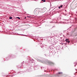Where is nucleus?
<instances>
[{
	"label": "nucleus",
	"instance_id": "nucleus-1",
	"mask_svg": "<svg viewBox=\"0 0 77 77\" xmlns=\"http://www.w3.org/2000/svg\"><path fill=\"white\" fill-rule=\"evenodd\" d=\"M40 9H39L38 8H36L34 10V14H39V12L40 11Z\"/></svg>",
	"mask_w": 77,
	"mask_h": 77
},
{
	"label": "nucleus",
	"instance_id": "nucleus-2",
	"mask_svg": "<svg viewBox=\"0 0 77 77\" xmlns=\"http://www.w3.org/2000/svg\"><path fill=\"white\" fill-rule=\"evenodd\" d=\"M48 63H51V64H54V63H53V62H52V61H49L48 62Z\"/></svg>",
	"mask_w": 77,
	"mask_h": 77
},
{
	"label": "nucleus",
	"instance_id": "nucleus-3",
	"mask_svg": "<svg viewBox=\"0 0 77 77\" xmlns=\"http://www.w3.org/2000/svg\"><path fill=\"white\" fill-rule=\"evenodd\" d=\"M40 62H41V63H45V62L43 61H40Z\"/></svg>",
	"mask_w": 77,
	"mask_h": 77
},
{
	"label": "nucleus",
	"instance_id": "nucleus-4",
	"mask_svg": "<svg viewBox=\"0 0 77 77\" xmlns=\"http://www.w3.org/2000/svg\"><path fill=\"white\" fill-rule=\"evenodd\" d=\"M63 5H61L60 6H59V7H58L59 8V9H60V8H62V7H63Z\"/></svg>",
	"mask_w": 77,
	"mask_h": 77
},
{
	"label": "nucleus",
	"instance_id": "nucleus-5",
	"mask_svg": "<svg viewBox=\"0 0 77 77\" xmlns=\"http://www.w3.org/2000/svg\"><path fill=\"white\" fill-rule=\"evenodd\" d=\"M58 74H62V72H59Z\"/></svg>",
	"mask_w": 77,
	"mask_h": 77
},
{
	"label": "nucleus",
	"instance_id": "nucleus-6",
	"mask_svg": "<svg viewBox=\"0 0 77 77\" xmlns=\"http://www.w3.org/2000/svg\"><path fill=\"white\" fill-rule=\"evenodd\" d=\"M42 1H43L44 2H46V1L45 0H42Z\"/></svg>",
	"mask_w": 77,
	"mask_h": 77
},
{
	"label": "nucleus",
	"instance_id": "nucleus-7",
	"mask_svg": "<svg viewBox=\"0 0 77 77\" xmlns=\"http://www.w3.org/2000/svg\"><path fill=\"white\" fill-rule=\"evenodd\" d=\"M9 19H12V18L11 17H10Z\"/></svg>",
	"mask_w": 77,
	"mask_h": 77
},
{
	"label": "nucleus",
	"instance_id": "nucleus-8",
	"mask_svg": "<svg viewBox=\"0 0 77 77\" xmlns=\"http://www.w3.org/2000/svg\"><path fill=\"white\" fill-rule=\"evenodd\" d=\"M69 40L68 39H66V42L67 41H68Z\"/></svg>",
	"mask_w": 77,
	"mask_h": 77
},
{
	"label": "nucleus",
	"instance_id": "nucleus-9",
	"mask_svg": "<svg viewBox=\"0 0 77 77\" xmlns=\"http://www.w3.org/2000/svg\"><path fill=\"white\" fill-rule=\"evenodd\" d=\"M17 18H18L19 20L20 19V18L19 17H18Z\"/></svg>",
	"mask_w": 77,
	"mask_h": 77
},
{
	"label": "nucleus",
	"instance_id": "nucleus-10",
	"mask_svg": "<svg viewBox=\"0 0 77 77\" xmlns=\"http://www.w3.org/2000/svg\"><path fill=\"white\" fill-rule=\"evenodd\" d=\"M66 42H68V43H69L70 42V41H68V42H67V41H66Z\"/></svg>",
	"mask_w": 77,
	"mask_h": 77
},
{
	"label": "nucleus",
	"instance_id": "nucleus-11",
	"mask_svg": "<svg viewBox=\"0 0 77 77\" xmlns=\"http://www.w3.org/2000/svg\"><path fill=\"white\" fill-rule=\"evenodd\" d=\"M27 17H28V16H27Z\"/></svg>",
	"mask_w": 77,
	"mask_h": 77
},
{
	"label": "nucleus",
	"instance_id": "nucleus-12",
	"mask_svg": "<svg viewBox=\"0 0 77 77\" xmlns=\"http://www.w3.org/2000/svg\"><path fill=\"white\" fill-rule=\"evenodd\" d=\"M25 19H26V17H25Z\"/></svg>",
	"mask_w": 77,
	"mask_h": 77
},
{
	"label": "nucleus",
	"instance_id": "nucleus-13",
	"mask_svg": "<svg viewBox=\"0 0 77 77\" xmlns=\"http://www.w3.org/2000/svg\"><path fill=\"white\" fill-rule=\"evenodd\" d=\"M68 41H67V42H68Z\"/></svg>",
	"mask_w": 77,
	"mask_h": 77
}]
</instances>
